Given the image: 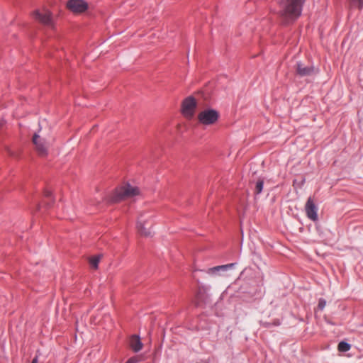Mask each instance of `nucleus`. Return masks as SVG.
I'll return each mask as SVG.
<instances>
[{
  "mask_svg": "<svg viewBox=\"0 0 363 363\" xmlns=\"http://www.w3.org/2000/svg\"><path fill=\"white\" fill-rule=\"evenodd\" d=\"M303 0H282L281 15L286 19H295L301 15Z\"/></svg>",
  "mask_w": 363,
  "mask_h": 363,
  "instance_id": "nucleus-1",
  "label": "nucleus"
},
{
  "mask_svg": "<svg viewBox=\"0 0 363 363\" xmlns=\"http://www.w3.org/2000/svg\"><path fill=\"white\" fill-rule=\"evenodd\" d=\"M139 194L140 191L138 187L126 184L116 189L111 197V201L113 202H119L127 199L133 198Z\"/></svg>",
  "mask_w": 363,
  "mask_h": 363,
  "instance_id": "nucleus-2",
  "label": "nucleus"
},
{
  "mask_svg": "<svg viewBox=\"0 0 363 363\" xmlns=\"http://www.w3.org/2000/svg\"><path fill=\"white\" fill-rule=\"evenodd\" d=\"M32 15L35 20L43 25L50 28H54L52 13L46 8L37 9L33 12Z\"/></svg>",
  "mask_w": 363,
  "mask_h": 363,
  "instance_id": "nucleus-3",
  "label": "nucleus"
},
{
  "mask_svg": "<svg viewBox=\"0 0 363 363\" xmlns=\"http://www.w3.org/2000/svg\"><path fill=\"white\" fill-rule=\"evenodd\" d=\"M219 113L214 109H206L198 114V121L203 125H210L216 123Z\"/></svg>",
  "mask_w": 363,
  "mask_h": 363,
  "instance_id": "nucleus-4",
  "label": "nucleus"
},
{
  "mask_svg": "<svg viewBox=\"0 0 363 363\" xmlns=\"http://www.w3.org/2000/svg\"><path fill=\"white\" fill-rule=\"evenodd\" d=\"M196 107V102L194 97L189 96L185 99L182 103V113L187 118L193 117Z\"/></svg>",
  "mask_w": 363,
  "mask_h": 363,
  "instance_id": "nucleus-5",
  "label": "nucleus"
},
{
  "mask_svg": "<svg viewBox=\"0 0 363 363\" xmlns=\"http://www.w3.org/2000/svg\"><path fill=\"white\" fill-rule=\"evenodd\" d=\"M67 8L72 13H82L89 9V5L84 0H69Z\"/></svg>",
  "mask_w": 363,
  "mask_h": 363,
  "instance_id": "nucleus-6",
  "label": "nucleus"
},
{
  "mask_svg": "<svg viewBox=\"0 0 363 363\" xmlns=\"http://www.w3.org/2000/svg\"><path fill=\"white\" fill-rule=\"evenodd\" d=\"M306 213L308 218L315 221L318 219L317 207L313 200L310 197L308 199L305 206Z\"/></svg>",
  "mask_w": 363,
  "mask_h": 363,
  "instance_id": "nucleus-7",
  "label": "nucleus"
},
{
  "mask_svg": "<svg viewBox=\"0 0 363 363\" xmlns=\"http://www.w3.org/2000/svg\"><path fill=\"white\" fill-rule=\"evenodd\" d=\"M33 142L35 145V148L38 154L41 156H45L47 154L48 145L39 135L35 134L33 138Z\"/></svg>",
  "mask_w": 363,
  "mask_h": 363,
  "instance_id": "nucleus-8",
  "label": "nucleus"
},
{
  "mask_svg": "<svg viewBox=\"0 0 363 363\" xmlns=\"http://www.w3.org/2000/svg\"><path fill=\"white\" fill-rule=\"evenodd\" d=\"M153 213L150 211L140 212L138 218L137 223L152 226V218H153Z\"/></svg>",
  "mask_w": 363,
  "mask_h": 363,
  "instance_id": "nucleus-9",
  "label": "nucleus"
},
{
  "mask_svg": "<svg viewBox=\"0 0 363 363\" xmlns=\"http://www.w3.org/2000/svg\"><path fill=\"white\" fill-rule=\"evenodd\" d=\"M235 264L236 263H230L211 267L207 270V273L210 274H220L223 272L233 269Z\"/></svg>",
  "mask_w": 363,
  "mask_h": 363,
  "instance_id": "nucleus-10",
  "label": "nucleus"
},
{
  "mask_svg": "<svg viewBox=\"0 0 363 363\" xmlns=\"http://www.w3.org/2000/svg\"><path fill=\"white\" fill-rule=\"evenodd\" d=\"M314 72L315 69L313 67L305 66L301 62L296 65V73L301 77L310 76L314 74Z\"/></svg>",
  "mask_w": 363,
  "mask_h": 363,
  "instance_id": "nucleus-11",
  "label": "nucleus"
},
{
  "mask_svg": "<svg viewBox=\"0 0 363 363\" xmlns=\"http://www.w3.org/2000/svg\"><path fill=\"white\" fill-rule=\"evenodd\" d=\"M129 345L135 352L140 351L143 346L140 337L136 335H133L130 337Z\"/></svg>",
  "mask_w": 363,
  "mask_h": 363,
  "instance_id": "nucleus-12",
  "label": "nucleus"
},
{
  "mask_svg": "<svg viewBox=\"0 0 363 363\" xmlns=\"http://www.w3.org/2000/svg\"><path fill=\"white\" fill-rule=\"evenodd\" d=\"M137 229L140 235L149 236L152 234V226L137 223Z\"/></svg>",
  "mask_w": 363,
  "mask_h": 363,
  "instance_id": "nucleus-13",
  "label": "nucleus"
},
{
  "mask_svg": "<svg viewBox=\"0 0 363 363\" xmlns=\"http://www.w3.org/2000/svg\"><path fill=\"white\" fill-rule=\"evenodd\" d=\"M102 257L101 254L91 256L89 258V263L92 269H98L99 263Z\"/></svg>",
  "mask_w": 363,
  "mask_h": 363,
  "instance_id": "nucleus-14",
  "label": "nucleus"
},
{
  "mask_svg": "<svg viewBox=\"0 0 363 363\" xmlns=\"http://www.w3.org/2000/svg\"><path fill=\"white\" fill-rule=\"evenodd\" d=\"M350 348H351V345L345 341H341L340 342H339V344L337 345L338 350L340 352H342L349 351L350 350Z\"/></svg>",
  "mask_w": 363,
  "mask_h": 363,
  "instance_id": "nucleus-15",
  "label": "nucleus"
},
{
  "mask_svg": "<svg viewBox=\"0 0 363 363\" xmlns=\"http://www.w3.org/2000/svg\"><path fill=\"white\" fill-rule=\"evenodd\" d=\"M350 6L361 9L363 8V0H350Z\"/></svg>",
  "mask_w": 363,
  "mask_h": 363,
  "instance_id": "nucleus-16",
  "label": "nucleus"
},
{
  "mask_svg": "<svg viewBox=\"0 0 363 363\" xmlns=\"http://www.w3.org/2000/svg\"><path fill=\"white\" fill-rule=\"evenodd\" d=\"M264 182L262 180H258L255 185V193L259 194L262 192L263 189Z\"/></svg>",
  "mask_w": 363,
  "mask_h": 363,
  "instance_id": "nucleus-17",
  "label": "nucleus"
},
{
  "mask_svg": "<svg viewBox=\"0 0 363 363\" xmlns=\"http://www.w3.org/2000/svg\"><path fill=\"white\" fill-rule=\"evenodd\" d=\"M252 259L255 262L256 265L259 264V255L257 251H252Z\"/></svg>",
  "mask_w": 363,
  "mask_h": 363,
  "instance_id": "nucleus-18",
  "label": "nucleus"
},
{
  "mask_svg": "<svg viewBox=\"0 0 363 363\" xmlns=\"http://www.w3.org/2000/svg\"><path fill=\"white\" fill-rule=\"evenodd\" d=\"M325 305H326L325 300L323 298H320L319 301H318V308L320 310H323L325 308Z\"/></svg>",
  "mask_w": 363,
  "mask_h": 363,
  "instance_id": "nucleus-19",
  "label": "nucleus"
},
{
  "mask_svg": "<svg viewBox=\"0 0 363 363\" xmlns=\"http://www.w3.org/2000/svg\"><path fill=\"white\" fill-rule=\"evenodd\" d=\"M138 359L136 357H131L127 360L125 363H137Z\"/></svg>",
  "mask_w": 363,
  "mask_h": 363,
  "instance_id": "nucleus-20",
  "label": "nucleus"
},
{
  "mask_svg": "<svg viewBox=\"0 0 363 363\" xmlns=\"http://www.w3.org/2000/svg\"><path fill=\"white\" fill-rule=\"evenodd\" d=\"M31 363H38V356L36 355L32 360Z\"/></svg>",
  "mask_w": 363,
  "mask_h": 363,
  "instance_id": "nucleus-21",
  "label": "nucleus"
},
{
  "mask_svg": "<svg viewBox=\"0 0 363 363\" xmlns=\"http://www.w3.org/2000/svg\"><path fill=\"white\" fill-rule=\"evenodd\" d=\"M45 196L48 197V196H50L51 195V193L50 191H45Z\"/></svg>",
  "mask_w": 363,
  "mask_h": 363,
  "instance_id": "nucleus-22",
  "label": "nucleus"
},
{
  "mask_svg": "<svg viewBox=\"0 0 363 363\" xmlns=\"http://www.w3.org/2000/svg\"><path fill=\"white\" fill-rule=\"evenodd\" d=\"M316 255H320L318 251H315Z\"/></svg>",
  "mask_w": 363,
  "mask_h": 363,
  "instance_id": "nucleus-23",
  "label": "nucleus"
}]
</instances>
